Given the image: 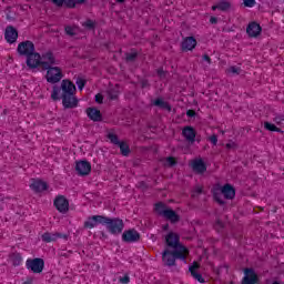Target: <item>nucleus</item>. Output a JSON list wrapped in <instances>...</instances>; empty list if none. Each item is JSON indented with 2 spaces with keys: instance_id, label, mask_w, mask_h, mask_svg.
I'll use <instances>...</instances> for the list:
<instances>
[{
  "instance_id": "obj_1",
  "label": "nucleus",
  "mask_w": 284,
  "mask_h": 284,
  "mask_svg": "<svg viewBox=\"0 0 284 284\" xmlns=\"http://www.w3.org/2000/svg\"><path fill=\"white\" fill-rule=\"evenodd\" d=\"M165 243L173 250V252H171L166 248L162 254V261L169 267H172V265L176 263V258H180L181 261H185V258H187L190 251L187 247L179 244V235L176 233H169L165 236Z\"/></svg>"
},
{
  "instance_id": "obj_2",
  "label": "nucleus",
  "mask_w": 284,
  "mask_h": 284,
  "mask_svg": "<svg viewBox=\"0 0 284 284\" xmlns=\"http://www.w3.org/2000/svg\"><path fill=\"white\" fill-rule=\"evenodd\" d=\"M74 92H77V87L74 83H72L70 80H63L61 88H53L51 99H53V101H59V99H62L63 108L74 109L79 105V99L74 97Z\"/></svg>"
},
{
  "instance_id": "obj_3",
  "label": "nucleus",
  "mask_w": 284,
  "mask_h": 284,
  "mask_svg": "<svg viewBox=\"0 0 284 284\" xmlns=\"http://www.w3.org/2000/svg\"><path fill=\"white\" fill-rule=\"evenodd\" d=\"M213 196L215 199V201H217V203H225L224 199H234V196H236V191L234 190V187L230 184H225L224 186L220 187L216 186L213 190Z\"/></svg>"
},
{
  "instance_id": "obj_4",
  "label": "nucleus",
  "mask_w": 284,
  "mask_h": 284,
  "mask_svg": "<svg viewBox=\"0 0 284 284\" xmlns=\"http://www.w3.org/2000/svg\"><path fill=\"white\" fill-rule=\"evenodd\" d=\"M104 225L111 234H121L123 232V220L104 217Z\"/></svg>"
},
{
  "instance_id": "obj_5",
  "label": "nucleus",
  "mask_w": 284,
  "mask_h": 284,
  "mask_svg": "<svg viewBox=\"0 0 284 284\" xmlns=\"http://www.w3.org/2000/svg\"><path fill=\"white\" fill-rule=\"evenodd\" d=\"M155 212H158L160 216L171 221V223H176V221H179V215H176L173 210L168 209L163 203L155 204Z\"/></svg>"
},
{
  "instance_id": "obj_6",
  "label": "nucleus",
  "mask_w": 284,
  "mask_h": 284,
  "mask_svg": "<svg viewBox=\"0 0 284 284\" xmlns=\"http://www.w3.org/2000/svg\"><path fill=\"white\" fill-rule=\"evenodd\" d=\"M45 79L48 83H59L63 79V71L59 67H47Z\"/></svg>"
},
{
  "instance_id": "obj_7",
  "label": "nucleus",
  "mask_w": 284,
  "mask_h": 284,
  "mask_svg": "<svg viewBox=\"0 0 284 284\" xmlns=\"http://www.w3.org/2000/svg\"><path fill=\"white\" fill-rule=\"evenodd\" d=\"M27 270L33 272V274H41L43 272V267L45 266V262L41 258L27 260L26 262Z\"/></svg>"
},
{
  "instance_id": "obj_8",
  "label": "nucleus",
  "mask_w": 284,
  "mask_h": 284,
  "mask_svg": "<svg viewBox=\"0 0 284 284\" xmlns=\"http://www.w3.org/2000/svg\"><path fill=\"white\" fill-rule=\"evenodd\" d=\"M53 205L60 214H65L68 213V210H70V202L63 195L57 196L53 201Z\"/></svg>"
},
{
  "instance_id": "obj_9",
  "label": "nucleus",
  "mask_w": 284,
  "mask_h": 284,
  "mask_svg": "<svg viewBox=\"0 0 284 284\" xmlns=\"http://www.w3.org/2000/svg\"><path fill=\"white\" fill-rule=\"evenodd\" d=\"M18 53L21 54V57H30V54H34V43H32V41L19 43Z\"/></svg>"
},
{
  "instance_id": "obj_10",
  "label": "nucleus",
  "mask_w": 284,
  "mask_h": 284,
  "mask_svg": "<svg viewBox=\"0 0 284 284\" xmlns=\"http://www.w3.org/2000/svg\"><path fill=\"white\" fill-rule=\"evenodd\" d=\"M104 223L105 216L93 215L84 222V227H87V230H93V227H97V225H104Z\"/></svg>"
},
{
  "instance_id": "obj_11",
  "label": "nucleus",
  "mask_w": 284,
  "mask_h": 284,
  "mask_svg": "<svg viewBox=\"0 0 284 284\" xmlns=\"http://www.w3.org/2000/svg\"><path fill=\"white\" fill-rule=\"evenodd\" d=\"M75 172L80 176H88L92 172V165L88 161H79L75 163Z\"/></svg>"
},
{
  "instance_id": "obj_12",
  "label": "nucleus",
  "mask_w": 284,
  "mask_h": 284,
  "mask_svg": "<svg viewBox=\"0 0 284 284\" xmlns=\"http://www.w3.org/2000/svg\"><path fill=\"white\" fill-rule=\"evenodd\" d=\"M108 139L111 141V143L119 145L121 153L124 156H128V154H130V146H128V144L124 142H119V138H116V135L114 133H109Z\"/></svg>"
},
{
  "instance_id": "obj_13",
  "label": "nucleus",
  "mask_w": 284,
  "mask_h": 284,
  "mask_svg": "<svg viewBox=\"0 0 284 284\" xmlns=\"http://www.w3.org/2000/svg\"><path fill=\"white\" fill-rule=\"evenodd\" d=\"M41 63H45V61H41V54L33 52L30 55H27L28 68H31V69L39 68Z\"/></svg>"
},
{
  "instance_id": "obj_14",
  "label": "nucleus",
  "mask_w": 284,
  "mask_h": 284,
  "mask_svg": "<svg viewBox=\"0 0 284 284\" xmlns=\"http://www.w3.org/2000/svg\"><path fill=\"white\" fill-rule=\"evenodd\" d=\"M258 283V275H256V272L251 268H246L244 271V278L242 281V284H256Z\"/></svg>"
},
{
  "instance_id": "obj_15",
  "label": "nucleus",
  "mask_w": 284,
  "mask_h": 284,
  "mask_svg": "<svg viewBox=\"0 0 284 284\" xmlns=\"http://www.w3.org/2000/svg\"><path fill=\"white\" fill-rule=\"evenodd\" d=\"M30 190L37 194H40L41 192H45V190H48V183L41 180H31Z\"/></svg>"
},
{
  "instance_id": "obj_16",
  "label": "nucleus",
  "mask_w": 284,
  "mask_h": 284,
  "mask_svg": "<svg viewBox=\"0 0 284 284\" xmlns=\"http://www.w3.org/2000/svg\"><path fill=\"white\" fill-rule=\"evenodd\" d=\"M4 39L8 43H14L19 39V32L14 27H7L4 32Z\"/></svg>"
},
{
  "instance_id": "obj_17",
  "label": "nucleus",
  "mask_w": 284,
  "mask_h": 284,
  "mask_svg": "<svg viewBox=\"0 0 284 284\" xmlns=\"http://www.w3.org/2000/svg\"><path fill=\"white\" fill-rule=\"evenodd\" d=\"M140 237L141 235H139V232H136V230H129L122 234V239L126 243H134L135 241H139Z\"/></svg>"
},
{
  "instance_id": "obj_18",
  "label": "nucleus",
  "mask_w": 284,
  "mask_h": 284,
  "mask_svg": "<svg viewBox=\"0 0 284 284\" xmlns=\"http://www.w3.org/2000/svg\"><path fill=\"white\" fill-rule=\"evenodd\" d=\"M196 48V39L194 37L184 38L182 41V50L190 52Z\"/></svg>"
},
{
  "instance_id": "obj_19",
  "label": "nucleus",
  "mask_w": 284,
  "mask_h": 284,
  "mask_svg": "<svg viewBox=\"0 0 284 284\" xmlns=\"http://www.w3.org/2000/svg\"><path fill=\"white\" fill-rule=\"evenodd\" d=\"M246 32L248 37H253V38L258 37V34H261L262 32L261 24L256 22H251L246 29Z\"/></svg>"
},
{
  "instance_id": "obj_20",
  "label": "nucleus",
  "mask_w": 284,
  "mask_h": 284,
  "mask_svg": "<svg viewBox=\"0 0 284 284\" xmlns=\"http://www.w3.org/2000/svg\"><path fill=\"white\" fill-rule=\"evenodd\" d=\"M199 262H194L191 266H190V272L193 276V278H195V281H197L199 283H205V280H203V276L201 274H199Z\"/></svg>"
},
{
  "instance_id": "obj_21",
  "label": "nucleus",
  "mask_w": 284,
  "mask_h": 284,
  "mask_svg": "<svg viewBox=\"0 0 284 284\" xmlns=\"http://www.w3.org/2000/svg\"><path fill=\"white\" fill-rule=\"evenodd\" d=\"M54 6H67V8H74L77 3H83L85 0H51Z\"/></svg>"
},
{
  "instance_id": "obj_22",
  "label": "nucleus",
  "mask_w": 284,
  "mask_h": 284,
  "mask_svg": "<svg viewBox=\"0 0 284 284\" xmlns=\"http://www.w3.org/2000/svg\"><path fill=\"white\" fill-rule=\"evenodd\" d=\"M191 168H193L194 172H197L199 174H203L205 170H207V166H205V162H203L201 159H196L191 163Z\"/></svg>"
},
{
  "instance_id": "obj_23",
  "label": "nucleus",
  "mask_w": 284,
  "mask_h": 284,
  "mask_svg": "<svg viewBox=\"0 0 284 284\" xmlns=\"http://www.w3.org/2000/svg\"><path fill=\"white\" fill-rule=\"evenodd\" d=\"M87 115L89 116V119H91V121H101L102 119L101 111H99V109L97 108L87 109Z\"/></svg>"
},
{
  "instance_id": "obj_24",
  "label": "nucleus",
  "mask_w": 284,
  "mask_h": 284,
  "mask_svg": "<svg viewBox=\"0 0 284 284\" xmlns=\"http://www.w3.org/2000/svg\"><path fill=\"white\" fill-rule=\"evenodd\" d=\"M41 61H44V62H41V65L43 68H50V65H53L54 63V55L52 53H47L41 57Z\"/></svg>"
},
{
  "instance_id": "obj_25",
  "label": "nucleus",
  "mask_w": 284,
  "mask_h": 284,
  "mask_svg": "<svg viewBox=\"0 0 284 284\" xmlns=\"http://www.w3.org/2000/svg\"><path fill=\"white\" fill-rule=\"evenodd\" d=\"M183 136H185V139L187 141L194 142V139H196V132L192 129V126H186L184 128V130L182 131Z\"/></svg>"
},
{
  "instance_id": "obj_26",
  "label": "nucleus",
  "mask_w": 284,
  "mask_h": 284,
  "mask_svg": "<svg viewBox=\"0 0 284 284\" xmlns=\"http://www.w3.org/2000/svg\"><path fill=\"white\" fill-rule=\"evenodd\" d=\"M232 7V4H230L229 1H220L217 4L212 7V10H221L222 12H225L227 10H230V8Z\"/></svg>"
},
{
  "instance_id": "obj_27",
  "label": "nucleus",
  "mask_w": 284,
  "mask_h": 284,
  "mask_svg": "<svg viewBox=\"0 0 284 284\" xmlns=\"http://www.w3.org/2000/svg\"><path fill=\"white\" fill-rule=\"evenodd\" d=\"M9 261H10V263H12V265H14L17 267V266L21 265V263H23V257H21V254L14 253L10 256Z\"/></svg>"
},
{
  "instance_id": "obj_28",
  "label": "nucleus",
  "mask_w": 284,
  "mask_h": 284,
  "mask_svg": "<svg viewBox=\"0 0 284 284\" xmlns=\"http://www.w3.org/2000/svg\"><path fill=\"white\" fill-rule=\"evenodd\" d=\"M59 236L60 235L57 233H44L42 235V241H44V243H52V241H57Z\"/></svg>"
},
{
  "instance_id": "obj_29",
  "label": "nucleus",
  "mask_w": 284,
  "mask_h": 284,
  "mask_svg": "<svg viewBox=\"0 0 284 284\" xmlns=\"http://www.w3.org/2000/svg\"><path fill=\"white\" fill-rule=\"evenodd\" d=\"M154 105H158V108H164V110H172L170 104L163 101V99H158L154 101Z\"/></svg>"
},
{
  "instance_id": "obj_30",
  "label": "nucleus",
  "mask_w": 284,
  "mask_h": 284,
  "mask_svg": "<svg viewBox=\"0 0 284 284\" xmlns=\"http://www.w3.org/2000/svg\"><path fill=\"white\" fill-rule=\"evenodd\" d=\"M264 128H265V130H268V132H281V129H278L276 125H274L270 122H265Z\"/></svg>"
},
{
  "instance_id": "obj_31",
  "label": "nucleus",
  "mask_w": 284,
  "mask_h": 284,
  "mask_svg": "<svg viewBox=\"0 0 284 284\" xmlns=\"http://www.w3.org/2000/svg\"><path fill=\"white\" fill-rule=\"evenodd\" d=\"M65 32H67V34H70L71 37H74V34H77V32H79V28H77V27H67Z\"/></svg>"
},
{
  "instance_id": "obj_32",
  "label": "nucleus",
  "mask_w": 284,
  "mask_h": 284,
  "mask_svg": "<svg viewBox=\"0 0 284 284\" xmlns=\"http://www.w3.org/2000/svg\"><path fill=\"white\" fill-rule=\"evenodd\" d=\"M245 8H254L256 6V0H243Z\"/></svg>"
},
{
  "instance_id": "obj_33",
  "label": "nucleus",
  "mask_w": 284,
  "mask_h": 284,
  "mask_svg": "<svg viewBox=\"0 0 284 284\" xmlns=\"http://www.w3.org/2000/svg\"><path fill=\"white\" fill-rule=\"evenodd\" d=\"M239 72H241V69L237 67H231L229 69V74H239Z\"/></svg>"
},
{
  "instance_id": "obj_34",
  "label": "nucleus",
  "mask_w": 284,
  "mask_h": 284,
  "mask_svg": "<svg viewBox=\"0 0 284 284\" xmlns=\"http://www.w3.org/2000/svg\"><path fill=\"white\" fill-rule=\"evenodd\" d=\"M84 28H88L89 30L94 28V21L92 20H87L84 23H83Z\"/></svg>"
},
{
  "instance_id": "obj_35",
  "label": "nucleus",
  "mask_w": 284,
  "mask_h": 284,
  "mask_svg": "<svg viewBox=\"0 0 284 284\" xmlns=\"http://www.w3.org/2000/svg\"><path fill=\"white\" fill-rule=\"evenodd\" d=\"M77 85L80 90H83V88H85V80L83 79L78 80Z\"/></svg>"
},
{
  "instance_id": "obj_36",
  "label": "nucleus",
  "mask_w": 284,
  "mask_h": 284,
  "mask_svg": "<svg viewBox=\"0 0 284 284\" xmlns=\"http://www.w3.org/2000/svg\"><path fill=\"white\" fill-rule=\"evenodd\" d=\"M119 97V90H115L113 93L112 91L109 92V99H116Z\"/></svg>"
},
{
  "instance_id": "obj_37",
  "label": "nucleus",
  "mask_w": 284,
  "mask_h": 284,
  "mask_svg": "<svg viewBox=\"0 0 284 284\" xmlns=\"http://www.w3.org/2000/svg\"><path fill=\"white\" fill-rule=\"evenodd\" d=\"M209 141H211L213 145H216V143H219V138H216V135H211L209 138Z\"/></svg>"
},
{
  "instance_id": "obj_38",
  "label": "nucleus",
  "mask_w": 284,
  "mask_h": 284,
  "mask_svg": "<svg viewBox=\"0 0 284 284\" xmlns=\"http://www.w3.org/2000/svg\"><path fill=\"white\" fill-rule=\"evenodd\" d=\"M120 283L128 284L130 283V276L124 275L123 277H120Z\"/></svg>"
},
{
  "instance_id": "obj_39",
  "label": "nucleus",
  "mask_w": 284,
  "mask_h": 284,
  "mask_svg": "<svg viewBox=\"0 0 284 284\" xmlns=\"http://www.w3.org/2000/svg\"><path fill=\"white\" fill-rule=\"evenodd\" d=\"M176 163V160H174V158H168L165 165H174Z\"/></svg>"
},
{
  "instance_id": "obj_40",
  "label": "nucleus",
  "mask_w": 284,
  "mask_h": 284,
  "mask_svg": "<svg viewBox=\"0 0 284 284\" xmlns=\"http://www.w3.org/2000/svg\"><path fill=\"white\" fill-rule=\"evenodd\" d=\"M95 102H97V103H103V95H102L101 93H98V94L95 95Z\"/></svg>"
},
{
  "instance_id": "obj_41",
  "label": "nucleus",
  "mask_w": 284,
  "mask_h": 284,
  "mask_svg": "<svg viewBox=\"0 0 284 284\" xmlns=\"http://www.w3.org/2000/svg\"><path fill=\"white\" fill-rule=\"evenodd\" d=\"M201 192H203V187L202 186H196L193 193V196H196V194H201Z\"/></svg>"
},
{
  "instance_id": "obj_42",
  "label": "nucleus",
  "mask_w": 284,
  "mask_h": 284,
  "mask_svg": "<svg viewBox=\"0 0 284 284\" xmlns=\"http://www.w3.org/2000/svg\"><path fill=\"white\" fill-rule=\"evenodd\" d=\"M226 148H227L229 150H232V149L236 148V144H235L234 142H229V143L226 144Z\"/></svg>"
},
{
  "instance_id": "obj_43",
  "label": "nucleus",
  "mask_w": 284,
  "mask_h": 284,
  "mask_svg": "<svg viewBox=\"0 0 284 284\" xmlns=\"http://www.w3.org/2000/svg\"><path fill=\"white\" fill-rule=\"evenodd\" d=\"M134 57H136V53L128 54L126 59H128V61H132V59H134Z\"/></svg>"
},
{
  "instance_id": "obj_44",
  "label": "nucleus",
  "mask_w": 284,
  "mask_h": 284,
  "mask_svg": "<svg viewBox=\"0 0 284 284\" xmlns=\"http://www.w3.org/2000/svg\"><path fill=\"white\" fill-rule=\"evenodd\" d=\"M186 114H187V116L192 118V116H194L196 113H195L194 111H192V110H189V111L186 112Z\"/></svg>"
},
{
  "instance_id": "obj_45",
  "label": "nucleus",
  "mask_w": 284,
  "mask_h": 284,
  "mask_svg": "<svg viewBox=\"0 0 284 284\" xmlns=\"http://www.w3.org/2000/svg\"><path fill=\"white\" fill-rule=\"evenodd\" d=\"M216 21H217L216 17H211V19H210L211 23H216Z\"/></svg>"
},
{
  "instance_id": "obj_46",
  "label": "nucleus",
  "mask_w": 284,
  "mask_h": 284,
  "mask_svg": "<svg viewBox=\"0 0 284 284\" xmlns=\"http://www.w3.org/2000/svg\"><path fill=\"white\" fill-rule=\"evenodd\" d=\"M281 121H283V119L275 118V123H281Z\"/></svg>"
},
{
  "instance_id": "obj_47",
  "label": "nucleus",
  "mask_w": 284,
  "mask_h": 284,
  "mask_svg": "<svg viewBox=\"0 0 284 284\" xmlns=\"http://www.w3.org/2000/svg\"><path fill=\"white\" fill-rule=\"evenodd\" d=\"M119 3H123V1H125V0H116Z\"/></svg>"
},
{
  "instance_id": "obj_48",
  "label": "nucleus",
  "mask_w": 284,
  "mask_h": 284,
  "mask_svg": "<svg viewBox=\"0 0 284 284\" xmlns=\"http://www.w3.org/2000/svg\"><path fill=\"white\" fill-rule=\"evenodd\" d=\"M163 230H168V224L163 226Z\"/></svg>"
},
{
  "instance_id": "obj_49",
  "label": "nucleus",
  "mask_w": 284,
  "mask_h": 284,
  "mask_svg": "<svg viewBox=\"0 0 284 284\" xmlns=\"http://www.w3.org/2000/svg\"><path fill=\"white\" fill-rule=\"evenodd\" d=\"M205 59H206V61L209 60V58H207V57H205Z\"/></svg>"
},
{
  "instance_id": "obj_50",
  "label": "nucleus",
  "mask_w": 284,
  "mask_h": 284,
  "mask_svg": "<svg viewBox=\"0 0 284 284\" xmlns=\"http://www.w3.org/2000/svg\"><path fill=\"white\" fill-rule=\"evenodd\" d=\"M24 284H28V282H24Z\"/></svg>"
},
{
  "instance_id": "obj_51",
  "label": "nucleus",
  "mask_w": 284,
  "mask_h": 284,
  "mask_svg": "<svg viewBox=\"0 0 284 284\" xmlns=\"http://www.w3.org/2000/svg\"><path fill=\"white\" fill-rule=\"evenodd\" d=\"M283 3H284V0H283Z\"/></svg>"
}]
</instances>
